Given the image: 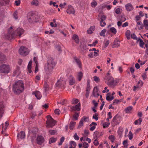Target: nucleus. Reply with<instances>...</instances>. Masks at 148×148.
Instances as JSON below:
<instances>
[{"instance_id": "6ab92c4d", "label": "nucleus", "mask_w": 148, "mask_h": 148, "mask_svg": "<svg viewBox=\"0 0 148 148\" xmlns=\"http://www.w3.org/2000/svg\"><path fill=\"white\" fill-rule=\"evenodd\" d=\"M126 10L127 11H130L132 10L133 7L131 4L130 3H129L126 4L125 5Z\"/></svg>"}, {"instance_id": "ddd939ff", "label": "nucleus", "mask_w": 148, "mask_h": 148, "mask_svg": "<svg viewBox=\"0 0 148 148\" xmlns=\"http://www.w3.org/2000/svg\"><path fill=\"white\" fill-rule=\"evenodd\" d=\"M67 13L71 14H74L75 13V11L71 5H69L66 10Z\"/></svg>"}, {"instance_id": "6e6d98bb", "label": "nucleus", "mask_w": 148, "mask_h": 148, "mask_svg": "<svg viewBox=\"0 0 148 148\" xmlns=\"http://www.w3.org/2000/svg\"><path fill=\"white\" fill-rule=\"evenodd\" d=\"M98 114L97 113H95L93 116V118L95 119L96 121H97L98 119Z\"/></svg>"}, {"instance_id": "a211bd4d", "label": "nucleus", "mask_w": 148, "mask_h": 148, "mask_svg": "<svg viewBox=\"0 0 148 148\" xmlns=\"http://www.w3.org/2000/svg\"><path fill=\"white\" fill-rule=\"evenodd\" d=\"M25 132L23 131H21L18 133L17 136V138H18L23 139L25 138Z\"/></svg>"}, {"instance_id": "79ce46f5", "label": "nucleus", "mask_w": 148, "mask_h": 148, "mask_svg": "<svg viewBox=\"0 0 148 148\" xmlns=\"http://www.w3.org/2000/svg\"><path fill=\"white\" fill-rule=\"evenodd\" d=\"M106 31V29H103L102 30L101 32L100 33L99 35L100 36H102L103 37L105 36V34Z\"/></svg>"}, {"instance_id": "680f3d73", "label": "nucleus", "mask_w": 148, "mask_h": 148, "mask_svg": "<svg viewBox=\"0 0 148 148\" xmlns=\"http://www.w3.org/2000/svg\"><path fill=\"white\" fill-rule=\"evenodd\" d=\"M93 144L95 145L96 146H97L99 144V141L97 139H95L94 140L93 142Z\"/></svg>"}, {"instance_id": "bf43d9fd", "label": "nucleus", "mask_w": 148, "mask_h": 148, "mask_svg": "<svg viewBox=\"0 0 148 148\" xmlns=\"http://www.w3.org/2000/svg\"><path fill=\"white\" fill-rule=\"evenodd\" d=\"M121 9L120 8H116L115 11V13L118 14H119L120 13Z\"/></svg>"}, {"instance_id": "dca6fc26", "label": "nucleus", "mask_w": 148, "mask_h": 148, "mask_svg": "<svg viewBox=\"0 0 148 148\" xmlns=\"http://www.w3.org/2000/svg\"><path fill=\"white\" fill-rule=\"evenodd\" d=\"M120 41L117 38H115L113 43V45L112 46V48L119 47L120 45Z\"/></svg>"}, {"instance_id": "f257e3e1", "label": "nucleus", "mask_w": 148, "mask_h": 148, "mask_svg": "<svg viewBox=\"0 0 148 148\" xmlns=\"http://www.w3.org/2000/svg\"><path fill=\"white\" fill-rule=\"evenodd\" d=\"M12 27L11 26L8 30V39L11 40L14 38L18 36L20 38L21 37V35L24 33V30L21 28H17L15 31L12 32Z\"/></svg>"}, {"instance_id": "20e7f679", "label": "nucleus", "mask_w": 148, "mask_h": 148, "mask_svg": "<svg viewBox=\"0 0 148 148\" xmlns=\"http://www.w3.org/2000/svg\"><path fill=\"white\" fill-rule=\"evenodd\" d=\"M104 79L105 80V82L108 86L112 87H114L115 86L114 79L110 75V73H108Z\"/></svg>"}, {"instance_id": "39448f33", "label": "nucleus", "mask_w": 148, "mask_h": 148, "mask_svg": "<svg viewBox=\"0 0 148 148\" xmlns=\"http://www.w3.org/2000/svg\"><path fill=\"white\" fill-rule=\"evenodd\" d=\"M47 120L46 122L47 128H52L54 126L56 123V121L54 120L50 115L47 116Z\"/></svg>"}, {"instance_id": "9d476101", "label": "nucleus", "mask_w": 148, "mask_h": 148, "mask_svg": "<svg viewBox=\"0 0 148 148\" xmlns=\"http://www.w3.org/2000/svg\"><path fill=\"white\" fill-rule=\"evenodd\" d=\"M45 139L42 136H38L36 139V142L38 144L41 145L44 142Z\"/></svg>"}, {"instance_id": "aec40b11", "label": "nucleus", "mask_w": 148, "mask_h": 148, "mask_svg": "<svg viewBox=\"0 0 148 148\" xmlns=\"http://www.w3.org/2000/svg\"><path fill=\"white\" fill-rule=\"evenodd\" d=\"M4 106L2 102H0V118L2 116V115L3 113Z\"/></svg>"}, {"instance_id": "a18cd8bd", "label": "nucleus", "mask_w": 148, "mask_h": 148, "mask_svg": "<svg viewBox=\"0 0 148 148\" xmlns=\"http://www.w3.org/2000/svg\"><path fill=\"white\" fill-rule=\"evenodd\" d=\"M37 130L36 128H33L32 129L30 130H29V131L30 132L31 131V133L34 134L37 133Z\"/></svg>"}, {"instance_id": "5701e85b", "label": "nucleus", "mask_w": 148, "mask_h": 148, "mask_svg": "<svg viewBox=\"0 0 148 148\" xmlns=\"http://www.w3.org/2000/svg\"><path fill=\"white\" fill-rule=\"evenodd\" d=\"M5 59V56L2 53H0V63H2Z\"/></svg>"}, {"instance_id": "338daca9", "label": "nucleus", "mask_w": 148, "mask_h": 148, "mask_svg": "<svg viewBox=\"0 0 148 148\" xmlns=\"http://www.w3.org/2000/svg\"><path fill=\"white\" fill-rule=\"evenodd\" d=\"M93 78L94 80L96 82H97L100 81L99 78L97 76H95Z\"/></svg>"}, {"instance_id": "423d86ee", "label": "nucleus", "mask_w": 148, "mask_h": 148, "mask_svg": "<svg viewBox=\"0 0 148 148\" xmlns=\"http://www.w3.org/2000/svg\"><path fill=\"white\" fill-rule=\"evenodd\" d=\"M11 70L10 66L3 64L0 66V72L2 73L8 74Z\"/></svg>"}, {"instance_id": "ea45409f", "label": "nucleus", "mask_w": 148, "mask_h": 148, "mask_svg": "<svg viewBox=\"0 0 148 148\" xmlns=\"http://www.w3.org/2000/svg\"><path fill=\"white\" fill-rule=\"evenodd\" d=\"M122 99L120 100L117 99H114L113 101V105H114L118 103L119 102H121L122 101Z\"/></svg>"}, {"instance_id": "72a5a7b5", "label": "nucleus", "mask_w": 148, "mask_h": 148, "mask_svg": "<svg viewBox=\"0 0 148 148\" xmlns=\"http://www.w3.org/2000/svg\"><path fill=\"white\" fill-rule=\"evenodd\" d=\"M132 109V106H130L126 108L125 110L126 113H129L130 112Z\"/></svg>"}, {"instance_id": "4c0bfd02", "label": "nucleus", "mask_w": 148, "mask_h": 148, "mask_svg": "<svg viewBox=\"0 0 148 148\" xmlns=\"http://www.w3.org/2000/svg\"><path fill=\"white\" fill-rule=\"evenodd\" d=\"M98 90V88L97 86L94 88L92 92V95L96 97V93L97 92Z\"/></svg>"}, {"instance_id": "2eb2a0df", "label": "nucleus", "mask_w": 148, "mask_h": 148, "mask_svg": "<svg viewBox=\"0 0 148 148\" xmlns=\"http://www.w3.org/2000/svg\"><path fill=\"white\" fill-rule=\"evenodd\" d=\"M73 59L77 64L79 68H81L82 67V64L80 60L76 56L74 57Z\"/></svg>"}, {"instance_id": "1a4fd4ad", "label": "nucleus", "mask_w": 148, "mask_h": 148, "mask_svg": "<svg viewBox=\"0 0 148 148\" xmlns=\"http://www.w3.org/2000/svg\"><path fill=\"white\" fill-rule=\"evenodd\" d=\"M66 82L65 81H63L62 79H60L57 81L55 85L56 87H63L66 84Z\"/></svg>"}, {"instance_id": "0e129e2a", "label": "nucleus", "mask_w": 148, "mask_h": 148, "mask_svg": "<svg viewBox=\"0 0 148 148\" xmlns=\"http://www.w3.org/2000/svg\"><path fill=\"white\" fill-rule=\"evenodd\" d=\"M109 43H110V41H109V40H108L106 41L105 42H104V43L105 45L104 46H105V47H106L108 46V45L109 44Z\"/></svg>"}, {"instance_id": "774afa93", "label": "nucleus", "mask_w": 148, "mask_h": 148, "mask_svg": "<svg viewBox=\"0 0 148 148\" xmlns=\"http://www.w3.org/2000/svg\"><path fill=\"white\" fill-rule=\"evenodd\" d=\"M106 16L103 15H102L101 16L100 20H102V21H105L106 19Z\"/></svg>"}, {"instance_id": "f3484780", "label": "nucleus", "mask_w": 148, "mask_h": 148, "mask_svg": "<svg viewBox=\"0 0 148 148\" xmlns=\"http://www.w3.org/2000/svg\"><path fill=\"white\" fill-rule=\"evenodd\" d=\"M81 104L80 103H78L77 105L74 106H73L72 107L73 110L74 111H79L80 110L81 108H80Z\"/></svg>"}, {"instance_id": "b1692460", "label": "nucleus", "mask_w": 148, "mask_h": 148, "mask_svg": "<svg viewBox=\"0 0 148 148\" xmlns=\"http://www.w3.org/2000/svg\"><path fill=\"white\" fill-rule=\"evenodd\" d=\"M123 131V127H119L117 131V133H118V135L119 136V137H121Z\"/></svg>"}, {"instance_id": "49530a36", "label": "nucleus", "mask_w": 148, "mask_h": 148, "mask_svg": "<svg viewBox=\"0 0 148 148\" xmlns=\"http://www.w3.org/2000/svg\"><path fill=\"white\" fill-rule=\"evenodd\" d=\"M49 132L50 134L51 135H54L57 132L56 130H50Z\"/></svg>"}, {"instance_id": "a878e982", "label": "nucleus", "mask_w": 148, "mask_h": 148, "mask_svg": "<svg viewBox=\"0 0 148 148\" xmlns=\"http://www.w3.org/2000/svg\"><path fill=\"white\" fill-rule=\"evenodd\" d=\"M110 93H108L106 96V99L108 101H111L114 99V97L113 96H110Z\"/></svg>"}, {"instance_id": "de8ad7c7", "label": "nucleus", "mask_w": 148, "mask_h": 148, "mask_svg": "<svg viewBox=\"0 0 148 148\" xmlns=\"http://www.w3.org/2000/svg\"><path fill=\"white\" fill-rule=\"evenodd\" d=\"M65 138L64 136L62 137L60 139V142L58 143L59 145H61L64 140Z\"/></svg>"}, {"instance_id": "6e6552de", "label": "nucleus", "mask_w": 148, "mask_h": 148, "mask_svg": "<svg viewBox=\"0 0 148 148\" xmlns=\"http://www.w3.org/2000/svg\"><path fill=\"white\" fill-rule=\"evenodd\" d=\"M89 121V118L88 117L86 116H83L79 122V125L78 126L77 128H80L84 124L83 122H88Z\"/></svg>"}, {"instance_id": "13d9d810", "label": "nucleus", "mask_w": 148, "mask_h": 148, "mask_svg": "<svg viewBox=\"0 0 148 148\" xmlns=\"http://www.w3.org/2000/svg\"><path fill=\"white\" fill-rule=\"evenodd\" d=\"M128 137L130 140H132L133 138V135L131 131L129 132Z\"/></svg>"}, {"instance_id": "4468645a", "label": "nucleus", "mask_w": 148, "mask_h": 148, "mask_svg": "<svg viewBox=\"0 0 148 148\" xmlns=\"http://www.w3.org/2000/svg\"><path fill=\"white\" fill-rule=\"evenodd\" d=\"M33 14L32 12L28 13L27 14V18L28 22L30 23H33Z\"/></svg>"}, {"instance_id": "7c9ffc66", "label": "nucleus", "mask_w": 148, "mask_h": 148, "mask_svg": "<svg viewBox=\"0 0 148 148\" xmlns=\"http://www.w3.org/2000/svg\"><path fill=\"white\" fill-rule=\"evenodd\" d=\"M44 87L45 92L49 90V86L46 82L44 83Z\"/></svg>"}, {"instance_id": "8fccbe9b", "label": "nucleus", "mask_w": 148, "mask_h": 148, "mask_svg": "<svg viewBox=\"0 0 148 148\" xmlns=\"http://www.w3.org/2000/svg\"><path fill=\"white\" fill-rule=\"evenodd\" d=\"M49 4L50 5H53V6L56 7V8H57L58 7V5L56 4V2H53L51 1L50 2Z\"/></svg>"}, {"instance_id": "3c124183", "label": "nucleus", "mask_w": 148, "mask_h": 148, "mask_svg": "<svg viewBox=\"0 0 148 148\" xmlns=\"http://www.w3.org/2000/svg\"><path fill=\"white\" fill-rule=\"evenodd\" d=\"M131 38L133 39L134 40H137L138 39V38L136 37V35L134 34H131Z\"/></svg>"}, {"instance_id": "c03bdc74", "label": "nucleus", "mask_w": 148, "mask_h": 148, "mask_svg": "<svg viewBox=\"0 0 148 148\" xmlns=\"http://www.w3.org/2000/svg\"><path fill=\"white\" fill-rule=\"evenodd\" d=\"M108 138L109 140H111V141L112 143L114 142V140H115V138L114 136L112 135H110L108 137Z\"/></svg>"}, {"instance_id": "cd10ccee", "label": "nucleus", "mask_w": 148, "mask_h": 148, "mask_svg": "<svg viewBox=\"0 0 148 148\" xmlns=\"http://www.w3.org/2000/svg\"><path fill=\"white\" fill-rule=\"evenodd\" d=\"M76 122L73 121H71L69 124V128L71 130H72L76 124Z\"/></svg>"}, {"instance_id": "0eeeda50", "label": "nucleus", "mask_w": 148, "mask_h": 148, "mask_svg": "<svg viewBox=\"0 0 148 148\" xmlns=\"http://www.w3.org/2000/svg\"><path fill=\"white\" fill-rule=\"evenodd\" d=\"M19 53L21 55L23 56H26L29 54V51L26 47L21 46L19 49Z\"/></svg>"}, {"instance_id": "f8f14e48", "label": "nucleus", "mask_w": 148, "mask_h": 148, "mask_svg": "<svg viewBox=\"0 0 148 148\" xmlns=\"http://www.w3.org/2000/svg\"><path fill=\"white\" fill-rule=\"evenodd\" d=\"M33 95H34L38 99H40L41 98L42 95L40 92L38 91H36L33 92L32 93Z\"/></svg>"}, {"instance_id": "69168bd1", "label": "nucleus", "mask_w": 148, "mask_h": 148, "mask_svg": "<svg viewBox=\"0 0 148 148\" xmlns=\"http://www.w3.org/2000/svg\"><path fill=\"white\" fill-rule=\"evenodd\" d=\"M74 139L76 140H78L79 139V137L78 136L77 133H76L75 134L74 136Z\"/></svg>"}, {"instance_id": "393cba45", "label": "nucleus", "mask_w": 148, "mask_h": 148, "mask_svg": "<svg viewBox=\"0 0 148 148\" xmlns=\"http://www.w3.org/2000/svg\"><path fill=\"white\" fill-rule=\"evenodd\" d=\"M38 19L39 17L38 16L33 14L32 23L38 22Z\"/></svg>"}, {"instance_id": "c756f323", "label": "nucleus", "mask_w": 148, "mask_h": 148, "mask_svg": "<svg viewBox=\"0 0 148 148\" xmlns=\"http://www.w3.org/2000/svg\"><path fill=\"white\" fill-rule=\"evenodd\" d=\"M83 76V74L82 73L81 71L79 72L77 75L78 80L80 81L81 80Z\"/></svg>"}, {"instance_id": "09e8293b", "label": "nucleus", "mask_w": 148, "mask_h": 148, "mask_svg": "<svg viewBox=\"0 0 148 148\" xmlns=\"http://www.w3.org/2000/svg\"><path fill=\"white\" fill-rule=\"evenodd\" d=\"M100 25L102 27H104L105 25H106V23L105 21H102V20H101L100 21Z\"/></svg>"}, {"instance_id": "603ef678", "label": "nucleus", "mask_w": 148, "mask_h": 148, "mask_svg": "<svg viewBox=\"0 0 148 148\" xmlns=\"http://www.w3.org/2000/svg\"><path fill=\"white\" fill-rule=\"evenodd\" d=\"M18 12L17 11H15L14 13L13 14V16L14 18H15V19L16 20L18 19Z\"/></svg>"}, {"instance_id": "864d4df0", "label": "nucleus", "mask_w": 148, "mask_h": 148, "mask_svg": "<svg viewBox=\"0 0 148 148\" xmlns=\"http://www.w3.org/2000/svg\"><path fill=\"white\" fill-rule=\"evenodd\" d=\"M110 125V123H107L106 122H105L103 124V127L105 128H107L109 127Z\"/></svg>"}, {"instance_id": "4be33fe9", "label": "nucleus", "mask_w": 148, "mask_h": 148, "mask_svg": "<svg viewBox=\"0 0 148 148\" xmlns=\"http://www.w3.org/2000/svg\"><path fill=\"white\" fill-rule=\"evenodd\" d=\"M10 0H0V5H5L8 4Z\"/></svg>"}, {"instance_id": "2f4dec72", "label": "nucleus", "mask_w": 148, "mask_h": 148, "mask_svg": "<svg viewBox=\"0 0 148 148\" xmlns=\"http://www.w3.org/2000/svg\"><path fill=\"white\" fill-rule=\"evenodd\" d=\"M95 26H91L89 29V30L87 31L88 34H90L92 33V31H94L95 29Z\"/></svg>"}, {"instance_id": "4d7b16f0", "label": "nucleus", "mask_w": 148, "mask_h": 148, "mask_svg": "<svg viewBox=\"0 0 148 148\" xmlns=\"http://www.w3.org/2000/svg\"><path fill=\"white\" fill-rule=\"evenodd\" d=\"M73 117L75 120H77L79 117V115L77 113L75 112V114L73 116Z\"/></svg>"}, {"instance_id": "412c9836", "label": "nucleus", "mask_w": 148, "mask_h": 148, "mask_svg": "<svg viewBox=\"0 0 148 148\" xmlns=\"http://www.w3.org/2000/svg\"><path fill=\"white\" fill-rule=\"evenodd\" d=\"M72 39L74 40L75 42L77 44L79 43V40L78 36L76 34H74L72 37Z\"/></svg>"}, {"instance_id": "a19ab883", "label": "nucleus", "mask_w": 148, "mask_h": 148, "mask_svg": "<svg viewBox=\"0 0 148 148\" xmlns=\"http://www.w3.org/2000/svg\"><path fill=\"white\" fill-rule=\"evenodd\" d=\"M110 31L113 34H115L116 33V29L114 27H112L110 29Z\"/></svg>"}, {"instance_id": "58836bf2", "label": "nucleus", "mask_w": 148, "mask_h": 148, "mask_svg": "<svg viewBox=\"0 0 148 148\" xmlns=\"http://www.w3.org/2000/svg\"><path fill=\"white\" fill-rule=\"evenodd\" d=\"M57 140L56 138L52 137L50 138L49 141V143L51 144V143L55 142Z\"/></svg>"}, {"instance_id": "f704fd0d", "label": "nucleus", "mask_w": 148, "mask_h": 148, "mask_svg": "<svg viewBox=\"0 0 148 148\" xmlns=\"http://www.w3.org/2000/svg\"><path fill=\"white\" fill-rule=\"evenodd\" d=\"M20 73V72H19V69H18L17 68L14 71L13 74L14 75V76H18L19 74Z\"/></svg>"}, {"instance_id": "e433bc0d", "label": "nucleus", "mask_w": 148, "mask_h": 148, "mask_svg": "<svg viewBox=\"0 0 148 148\" xmlns=\"http://www.w3.org/2000/svg\"><path fill=\"white\" fill-rule=\"evenodd\" d=\"M125 35L128 40H129L130 38V32L129 30H127L125 32Z\"/></svg>"}, {"instance_id": "e2e57ef3", "label": "nucleus", "mask_w": 148, "mask_h": 148, "mask_svg": "<svg viewBox=\"0 0 148 148\" xmlns=\"http://www.w3.org/2000/svg\"><path fill=\"white\" fill-rule=\"evenodd\" d=\"M123 145L125 147H127V140H125L123 142Z\"/></svg>"}, {"instance_id": "9b49d317", "label": "nucleus", "mask_w": 148, "mask_h": 148, "mask_svg": "<svg viewBox=\"0 0 148 148\" xmlns=\"http://www.w3.org/2000/svg\"><path fill=\"white\" fill-rule=\"evenodd\" d=\"M69 82V84L70 85H74L75 82V80L74 77L72 75H70L68 78Z\"/></svg>"}, {"instance_id": "7ed1b4c3", "label": "nucleus", "mask_w": 148, "mask_h": 148, "mask_svg": "<svg viewBox=\"0 0 148 148\" xmlns=\"http://www.w3.org/2000/svg\"><path fill=\"white\" fill-rule=\"evenodd\" d=\"M56 64L53 58H50L48 60L47 64L45 65L44 67L45 73L46 75H48L51 74Z\"/></svg>"}, {"instance_id": "c85d7f7f", "label": "nucleus", "mask_w": 148, "mask_h": 148, "mask_svg": "<svg viewBox=\"0 0 148 148\" xmlns=\"http://www.w3.org/2000/svg\"><path fill=\"white\" fill-rule=\"evenodd\" d=\"M137 42L139 41V45L140 46L141 48H143V45L145 44V43L143 42V40L141 39L140 38H139L137 41Z\"/></svg>"}, {"instance_id": "bb28decb", "label": "nucleus", "mask_w": 148, "mask_h": 148, "mask_svg": "<svg viewBox=\"0 0 148 148\" xmlns=\"http://www.w3.org/2000/svg\"><path fill=\"white\" fill-rule=\"evenodd\" d=\"M143 25L146 30H148V20L144 19L143 21Z\"/></svg>"}, {"instance_id": "5fc2aeb1", "label": "nucleus", "mask_w": 148, "mask_h": 148, "mask_svg": "<svg viewBox=\"0 0 148 148\" xmlns=\"http://www.w3.org/2000/svg\"><path fill=\"white\" fill-rule=\"evenodd\" d=\"M70 145H71V146H73L75 147L77 145L76 143L73 141H70Z\"/></svg>"}, {"instance_id": "473e14b6", "label": "nucleus", "mask_w": 148, "mask_h": 148, "mask_svg": "<svg viewBox=\"0 0 148 148\" xmlns=\"http://www.w3.org/2000/svg\"><path fill=\"white\" fill-rule=\"evenodd\" d=\"M142 121V119L141 118H139L138 119L136 120L134 122V123L135 125H140L141 122Z\"/></svg>"}, {"instance_id": "c9c22d12", "label": "nucleus", "mask_w": 148, "mask_h": 148, "mask_svg": "<svg viewBox=\"0 0 148 148\" xmlns=\"http://www.w3.org/2000/svg\"><path fill=\"white\" fill-rule=\"evenodd\" d=\"M91 6L92 7L95 8L97 5V3L95 0H93L92 2L90 3Z\"/></svg>"}, {"instance_id": "052dcab7", "label": "nucleus", "mask_w": 148, "mask_h": 148, "mask_svg": "<svg viewBox=\"0 0 148 148\" xmlns=\"http://www.w3.org/2000/svg\"><path fill=\"white\" fill-rule=\"evenodd\" d=\"M88 144L86 142H85L83 143V146L84 147V148H88Z\"/></svg>"}, {"instance_id": "f03ea898", "label": "nucleus", "mask_w": 148, "mask_h": 148, "mask_svg": "<svg viewBox=\"0 0 148 148\" xmlns=\"http://www.w3.org/2000/svg\"><path fill=\"white\" fill-rule=\"evenodd\" d=\"M13 86L12 90L15 94L19 95L24 90V84L22 80H20L15 82Z\"/></svg>"}, {"instance_id": "37998d69", "label": "nucleus", "mask_w": 148, "mask_h": 148, "mask_svg": "<svg viewBox=\"0 0 148 148\" xmlns=\"http://www.w3.org/2000/svg\"><path fill=\"white\" fill-rule=\"evenodd\" d=\"M79 101V100L77 99H73L71 101V103L73 104H75Z\"/></svg>"}]
</instances>
